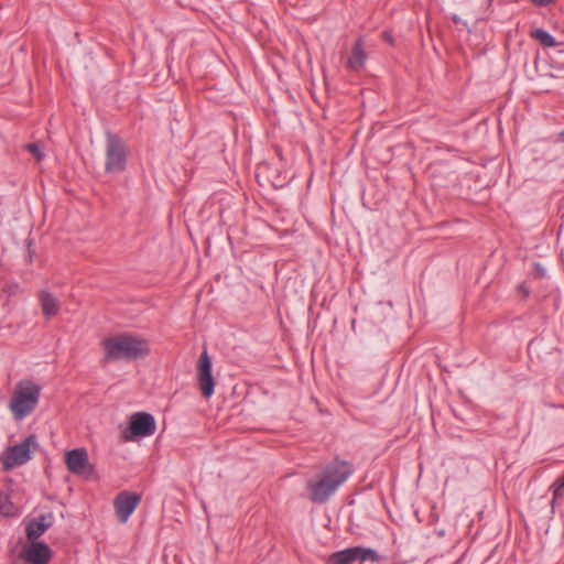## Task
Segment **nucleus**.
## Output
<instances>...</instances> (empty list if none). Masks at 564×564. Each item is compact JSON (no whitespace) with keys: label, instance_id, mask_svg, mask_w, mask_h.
<instances>
[{"label":"nucleus","instance_id":"1","mask_svg":"<svg viewBox=\"0 0 564 564\" xmlns=\"http://www.w3.org/2000/svg\"><path fill=\"white\" fill-rule=\"evenodd\" d=\"M101 348L106 361L143 359L151 351L145 338L131 333H120L105 338Z\"/></svg>","mask_w":564,"mask_h":564},{"label":"nucleus","instance_id":"2","mask_svg":"<svg viewBox=\"0 0 564 564\" xmlns=\"http://www.w3.org/2000/svg\"><path fill=\"white\" fill-rule=\"evenodd\" d=\"M351 474L352 467L347 462L335 460L328 464L318 479L308 482L311 500L325 502Z\"/></svg>","mask_w":564,"mask_h":564},{"label":"nucleus","instance_id":"5","mask_svg":"<svg viewBox=\"0 0 564 564\" xmlns=\"http://www.w3.org/2000/svg\"><path fill=\"white\" fill-rule=\"evenodd\" d=\"M32 445H35V436L33 435L7 448L1 456L2 467L6 470H10L26 463L31 458Z\"/></svg>","mask_w":564,"mask_h":564},{"label":"nucleus","instance_id":"8","mask_svg":"<svg viewBox=\"0 0 564 564\" xmlns=\"http://www.w3.org/2000/svg\"><path fill=\"white\" fill-rule=\"evenodd\" d=\"M65 464L67 469L75 475L88 477L93 473L89 464L88 452L86 448H75L65 453Z\"/></svg>","mask_w":564,"mask_h":564},{"label":"nucleus","instance_id":"7","mask_svg":"<svg viewBox=\"0 0 564 564\" xmlns=\"http://www.w3.org/2000/svg\"><path fill=\"white\" fill-rule=\"evenodd\" d=\"M197 381L203 397L209 399L214 394L215 379L212 375V359L206 350L198 359Z\"/></svg>","mask_w":564,"mask_h":564},{"label":"nucleus","instance_id":"3","mask_svg":"<svg viewBox=\"0 0 564 564\" xmlns=\"http://www.w3.org/2000/svg\"><path fill=\"white\" fill-rule=\"evenodd\" d=\"M41 390V386L30 379L17 382L9 403L14 420L21 421L34 412L40 401Z\"/></svg>","mask_w":564,"mask_h":564},{"label":"nucleus","instance_id":"15","mask_svg":"<svg viewBox=\"0 0 564 564\" xmlns=\"http://www.w3.org/2000/svg\"><path fill=\"white\" fill-rule=\"evenodd\" d=\"M531 36L540 41L541 44L545 47H554L560 44L550 33H547L543 29H535L534 31L531 32Z\"/></svg>","mask_w":564,"mask_h":564},{"label":"nucleus","instance_id":"6","mask_svg":"<svg viewBox=\"0 0 564 564\" xmlns=\"http://www.w3.org/2000/svg\"><path fill=\"white\" fill-rule=\"evenodd\" d=\"M156 429L154 417L145 412H138L131 415L130 425L127 432H123L126 441H132L135 437H145L154 434Z\"/></svg>","mask_w":564,"mask_h":564},{"label":"nucleus","instance_id":"11","mask_svg":"<svg viewBox=\"0 0 564 564\" xmlns=\"http://www.w3.org/2000/svg\"><path fill=\"white\" fill-rule=\"evenodd\" d=\"M42 313L45 318L51 319L61 311V301L52 292L41 290L37 295Z\"/></svg>","mask_w":564,"mask_h":564},{"label":"nucleus","instance_id":"9","mask_svg":"<svg viewBox=\"0 0 564 564\" xmlns=\"http://www.w3.org/2000/svg\"><path fill=\"white\" fill-rule=\"evenodd\" d=\"M140 502V496L131 491L118 494L113 500V508L120 523H126Z\"/></svg>","mask_w":564,"mask_h":564},{"label":"nucleus","instance_id":"10","mask_svg":"<svg viewBox=\"0 0 564 564\" xmlns=\"http://www.w3.org/2000/svg\"><path fill=\"white\" fill-rule=\"evenodd\" d=\"M23 558L30 564H47L51 550L44 542H34L23 550Z\"/></svg>","mask_w":564,"mask_h":564},{"label":"nucleus","instance_id":"19","mask_svg":"<svg viewBox=\"0 0 564 564\" xmlns=\"http://www.w3.org/2000/svg\"><path fill=\"white\" fill-rule=\"evenodd\" d=\"M532 3L539 7H545L550 4L553 0H530Z\"/></svg>","mask_w":564,"mask_h":564},{"label":"nucleus","instance_id":"17","mask_svg":"<svg viewBox=\"0 0 564 564\" xmlns=\"http://www.w3.org/2000/svg\"><path fill=\"white\" fill-rule=\"evenodd\" d=\"M26 149L30 153H32L37 161H41L44 156L43 152L41 151L39 144L31 143L26 145Z\"/></svg>","mask_w":564,"mask_h":564},{"label":"nucleus","instance_id":"12","mask_svg":"<svg viewBox=\"0 0 564 564\" xmlns=\"http://www.w3.org/2000/svg\"><path fill=\"white\" fill-rule=\"evenodd\" d=\"M53 513L41 514L31 520L26 527V536L30 541L39 539L52 524Z\"/></svg>","mask_w":564,"mask_h":564},{"label":"nucleus","instance_id":"14","mask_svg":"<svg viewBox=\"0 0 564 564\" xmlns=\"http://www.w3.org/2000/svg\"><path fill=\"white\" fill-rule=\"evenodd\" d=\"M355 561L350 547L332 554L327 560V564H352Z\"/></svg>","mask_w":564,"mask_h":564},{"label":"nucleus","instance_id":"4","mask_svg":"<svg viewBox=\"0 0 564 564\" xmlns=\"http://www.w3.org/2000/svg\"><path fill=\"white\" fill-rule=\"evenodd\" d=\"M128 150L124 142L112 133H107L106 163L107 173H120L126 167Z\"/></svg>","mask_w":564,"mask_h":564},{"label":"nucleus","instance_id":"13","mask_svg":"<svg viewBox=\"0 0 564 564\" xmlns=\"http://www.w3.org/2000/svg\"><path fill=\"white\" fill-rule=\"evenodd\" d=\"M366 58L367 56L362 47V42L358 40L352 47L351 55L347 62V67L351 70H359L364 67Z\"/></svg>","mask_w":564,"mask_h":564},{"label":"nucleus","instance_id":"20","mask_svg":"<svg viewBox=\"0 0 564 564\" xmlns=\"http://www.w3.org/2000/svg\"><path fill=\"white\" fill-rule=\"evenodd\" d=\"M453 21L455 24H462L464 26H467V23L465 21H463V19L458 15H454Z\"/></svg>","mask_w":564,"mask_h":564},{"label":"nucleus","instance_id":"18","mask_svg":"<svg viewBox=\"0 0 564 564\" xmlns=\"http://www.w3.org/2000/svg\"><path fill=\"white\" fill-rule=\"evenodd\" d=\"M553 488H554V490H553L552 503H554L555 500L560 497V491L562 488H564V476L553 485Z\"/></svg>","mask_w":564,"mask_h":564},{"label":"nucleus","instance_id":"16","mask_svg":"<svg viewBox=\"0 0 564 564\" xmlns=\"http://www.w3.org/2000/svg\"><path fill=\"white\" fill-rule=\"evenodd\" d=\"M352 554L355 556V560H361L367 561L370 560L372 562H376L379 560V556L376 551L371 549H364V547H351Z\"/></svg>","mask_w":564,"mask_h":564}]
</instances>
